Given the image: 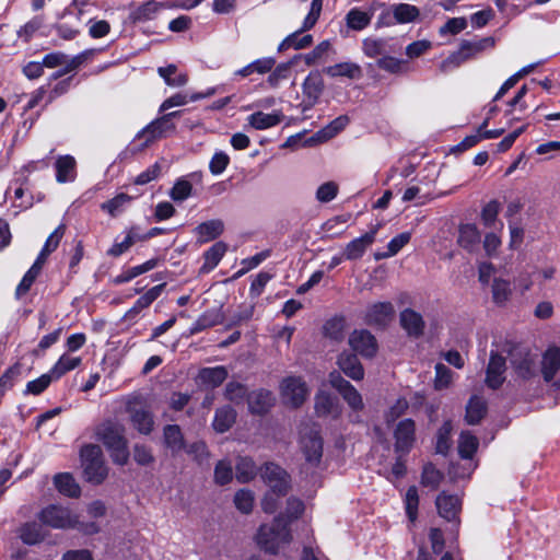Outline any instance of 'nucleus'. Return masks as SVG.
Masks as SVG:
<instances>
[{
	"label": "nucleus",
	"mask_w": 560,
	"mask_h": 560,
	"mask_svg": "<svg viewBox=\"0 0 560 560\" xmlns=\"http://www.w3.org/2000/svg\"><path fill=\"white\" fill-rule=\"evenodd\" d=\"M416 424L411 419L401 420L394 431L396 452L408 453L413 445Z\"/></svg>",
	"instance_id": "14"
},
{
	"label": "nucleus",
	"mask_w": 560,
	"mask_h": 560,
	"mask_svg": "<svg viewBox=\"0 0 560 560\" xmlns=\"http://www.w3.org/2000/svg\"><path fill=\"white\" fill-rule=\"evenodd\" d=\"M176 70L177 68L175 65H168L167 67H160L158 72L165 80L167 85L183 86L188 81L187 74L180 73L175 75Z\"/></svg>",
	"instance_id": "44"
},
{
	"label": "nucleus",
	"mask_w": 560,
	"mask_h": 560,
	"mask_svg": "<svg viewBox=\"0 0 560 560\" xmlns=\"http://www.w3.org/2000/svg\"><path fill=\"white\" fill-rule=\"evenodd\" d=\"M323 73L330 78H347L350 80H359L362 78V68L351 61L339 62L332 66L325 67Z\"/></svg>",
	"instance_id": "22"
},
{
	"label": "nucleus",
	"mask_w": 560,
	"mask_h": 560,
	"mask_svg": "<svg viewBox=\"0 0 560 560\" xmlns=\"http://www.w3.org/2000/svg\"><path fill=\"white\" fill-rule=\"evenodd\" d=\"M336 410V399L326 392H318L315 396V412L319 417H326Z\"/></svg>",
	"instance_id": "41"
},
{
	"label": "nucleus",
	"mask_w": 560,
	"mask_h": 560,
	"mask_svg": "<svg viewBox=\"0 0 560 560\" xmlns=\"http://www.w3.org/2000/svg\"><path fill=\"white\" fill-rule=\"evenodd\" d=\"M259 475L270 491L277 497H284L291 489V476L281 466L275 463H266L259 469Z\"/></svg>",
	"instance_id": "4"
},
{
	"label": "nucleus",
	"mask_w": 560,
	"mask_h": 560,
	"mask_svg": "<svg viewBox=\"0 0 560 560\" xmlns=\"http://www.w3.org/2000/svg\"><path fill=\"white\" fill-rule=\"evenodd\" d=\"M234 504L240 512L244 514L250 513L254 506L253 492L244 489L238 490L234 495Z\"/></svg>",
	"instance_id": "50"
},
{
	"label": "nucleus",
	"mask_w": 560,
	"mask_h": 560,
	"mask_svg": "<svg viewBox=\"0 0 560 560\" xmlns=\"http://www.w3.org/2000/svg\"><path fill=\"white\" fill-rule=\"evenodd\" d=\"M506 365H505V358L500 355L497 352H491L490 360L487 366V375H486V384L488 387L492 389L499 388L505 377Z\"/></svg>",
	"instance_id": "16"
},
{
	"label": "nucleus",
	"mask_w": 560,
	"mask_h": 560,
	"mask_svg": "<svg viewBox=\"0 0 560 560\" xmlns=\"http://www.w3.org/2000/svg\"><path fill=\"white\" fill-rule=\"evenodd\" d=\"M377 229L366 232L361 237H358L347 244L343 256L348 260H357L363 256L368 247H370L374 241Z\"/></svg>",
	"instance_id": "20"
},
{
	"label": "nucleus",
	"mask_w": 560,
	"mask_h": 560,
	"mask_svg": "<svg viewBox=\"0 0 560 560\" xmlns=\"http://www.w3.org/2000/svg\"><path fill=\"white\" fill-rule=\"evenodd\" d=\"M332 49L329 40H323L314 47L312 51L303 55V59L307 66L316 65L325 60L326 55Z\"/></svg>",
	"instance_id": "45"
},
{
	"label": "nucleus",
	"mask_w": 560,
	"mask_h": 560,
	"mask_svg": "<svg viewBox=\"0 0 560 560\" xmlns=\"http://www.w3.org/2000/svg\"><path fill=\"white\" fill-rule=\"evenodd\" d=\"M478 439L469 432H462L458 440V453L462 458L470 459L478 448Z\"/></svg>",
	"instance_id": "42"
},
{
	"label": "nucleus",
	"mask_w": 560,
	"mask_h": 560,
	"mask_svg": "<svg viewBox=\"0 0 560 560\" xmlns=\"http://www.w3.org/2000/svg\"><path fill=\"white\" fill-rule=\"evenodd\" d=\"M55 380L52 374L49 372L47 374H43L37 380L31 381L26 385V393L33 394V395H39L42 394L51 383V381Z\"/></svg>",
	"instance_id": "58"
},
{
	"label": "nucleus",
	"mask_w": 560,
	"mask_h": 560,
	"mask_svg": "<svg viewBox=\"0 0 560 560\" xmlns=\"http://www.w3.org/2000/svg\"><path fill=\"white\" fill-rule=\"evenodd\" d=\"M81 363L80 358H72L62 355L58 362L54 365V368L50 370V373L55 377V380H58L67 372L75 369Z\"/></svg>",
	"instance_id": "48"
},
{
	"label": "nucleus",
	"mask_w": 560,
	"mask_h": 560,
	"mask_svg": "<svg viewBox=\"0 0 560 560\" xmlns=\"http://www.w3.org/2000/svg\"><path fill=\"white\" fill-rule=\"evenodd\" d=\"M481 235L475 224H462L458 229L457 244L469 253H475L479 248Z\"/></svg>",
	"instance_id": "21"
},
{
	"label": "nucleus",
	"mask_w": 560,
	"mask_h": 560,
	"mask_svg": "<svg viewBox=\"0 0 560 560\" xmlns=\"http://www.w3.org/2000/svg\"><path fill=\"white\" fill-rule=\"evenodd\" d=\"M394 314L392 302H376L366 307L363 319L370 326L384 328L393 319Z\"/></svg>",
	"instance_id": "10"
},
{
	"label": "nucleus",
	"mask_w": 560,
	"mask_h": 560,
	"mask_svg": "<svg viewBox=\"0 0 560 560\" xmlns=\"http://www.w3.org/2000/svg\"><path fill=\"white\" fill-rule=\"evenodd\" d=\"M179 112H172L165 114L161 118L154 120L149 126H147L143 130L138 133V138L147 137L145 145L153 142L155 139L161 138L167 130H173L175 128L174 124L171 122V119L177 117Z\"/></svg>",
	"instance_id": "13"
},
{
	"label": "nucleus",
	"mask_w": 560,
	"mask_h": 560,
	"mask_svg": "<svg viewBox=\"0 0 560 560\" xmlns=\"http://www.w3.org/2000/svg\"><path fill=\"white\" fill-rule=\"evenodd\" d=\"M56 178L58 183H66L74 178L75 160L70 155L60 156L56 162Z\"/></svg>",
	"instance_id": "34"
},
{
	"label": "nucleus",
	"mask_w": 560,
	"mask_h": 560,
	"mask_svg": "<svg viewBox=\"0 0 560 560\" xmlns=\"http://www.w3.org/2000/svg\"><path fill=\"white\" fill-rule=\"evenodd\" d=\"M325 89L322 72L311 71L302 84L303 95L305 97L303 110L312 108L319 100Z\"/></svg>",
	"instance_id": "11"
},
{
	"label": "nucleus",
	"mask_w": 560,
	"mask_h": 560,
	"mask_svg": "<svg viewBox=\"0 0 560 560\" xmlns=\"http://www.w3.org/2000/svg\"><path fill=\"white\" fill-rule=\"evenodd\" d=\"M487 401L480 396H471L466 406L465 420L469 425L478 424L487 415Z\"/></svg>",
	"instance_id": "24"
},
{
	"label": "nucleus",
	"mask_w": 560,
	"mask_h": 560,
	"mask_svg": "<svg viewBox=\"0 0 560 560\" xmlns=\"http://www.w3.org/2000/svg\"><path fill=\"white\" fill-rule=\"evenodd\" d=\"M256 542L266 552L276 555L279 549L292 539L288 522L278 515L270 524H262L256 534Z\"/></svg>",
	"instance_id": "2"
},
{
	"label": "nucleus",
	"mask_w": 560,
	"mask_h": 560,
	"mask_svg": "<svg viewBox=\"0 0 560 560\" xmlns=\"http://www.w3.org/2000/svg\"><path fill=\"white\" fill-rule=\"evenodd\" d=\"M418 504V490L415 486H412L406 492V512L411 522L417 518Z\"/></svg>",
	"instance_id": "61"
},
{
	"label": "nucleus",
	"mask_w": 560,
	"mask_h": 560,
	"mask_svg": "<svg viewBox=\"0 0 560 560\" xmlns=\"http://www.w3.org/2000/svg\"><path fill=\"white\" fill-rule=\"evenodd\" d=\"M399 322L402 329L409 337L420 338L424 334L425 322L420 313L412 308H405L399 314Z\"/></svg>",
	"instance_id": "17"
},
{
	"label": "nucleus",
	"mask_w": 560,
	"mask_h": 560,
	"mask_svg": "<svg viewBox=\"0 0 560 560\" xmlns=\"http://www.w3.org/2000/svg\"><path fill=\"white\" fill-rule=\"evenodd\" d=\"M223 322L221 310H211L205 312L194 324L191 332L196 334L207 328L213 327Z\"/></svg>",
	"instance_id": "37"
},
{
	"label": "nucleus",
	"mask_w": 560,
	"mask_h": 560,
	"mask_svg": "<svg viewBox=\"0 0 560 560\" xmlns=\"http://www.w3.org/2000/svg\"><path fill=\"white\" fill-rule=\"evenodd\" d=\"M187 454L190 455L198 465L207 464L210 457L208 447L202 441L190 444L187 447Z\"/></svg>",
	"instance_id": "52"
},
{
	"label": "nucleus",
	"mask_w": 560,
	"mask_h": 560,
	"mask_svg": "<svg viewBox=\"0 0 560 560\" xmlns=\"http://www.w3.org/2000/svg\"><path fill=\"white\" fill-rule=\"evenodd\" d=\"M511 364L516 375L523 380H529L536 374L535 358L525 350L512 353Z\"/></svg>",
	"instance_id": "15"
},
{
	"label": "nucleus",
	"mask_w": 560,
	"mask_h": 560,
	"mask_svg": "<svg viewBox=\"0 0 560 560\" xmlns=\"http://www.w3.org/2000/svg\"><path fill=\"white\" fill-rule=\"evenodd\" d=\"M248 409L252 413L264 415L275 404V397L268 389H257L247 395Z\"/></svg>",
	"instance_id": "18"
},
{
	"label": "nucleus",
	"mask_w": 560,
	"mask_h": 560,
	"mask_svg": "<svg viewBox=\"0 0 560 560\" xmlns=\"http://www.w3.org/2000/svg\"><path fill=\"white\" fill-rule=\"evenodd\" d=\"M337 364L339 369L353 381H361L364 377V369L355 353L343 351L339 354Z\"/></svg>",
	"instance_id": "19"
},
{
	"label": "nucleus",
	"mask_w": 560,
	"mask_h": 560,
	"mask_svg": "<svg viewBox=\"0 0 560 560\" xmlns=\"http://www.w3.org/2000/svg\"><path fill=\"white\" fill-rule=\"evenodd\" d=\"M81 467L84 479L93 485H101L107 478L102 448L96 444H85L80 450Z\"/></svg>",
	"instance_id": "3"
},
{
	"label": "nucleus",
	"mask_w": 560,
	"mask_h": 560,
	"mask_svg": "<svg viewBox=\"0 0 560 560\" xmlns=\"http://www.w3.org/2000/svg\"><path fill=\"white\" fill-rule=\"evenodd\" d=\"M160 9V4L154 0H149L141 5L132 9L129 13V21L133 24L152 20Z\"/></svg>",
	"instance_id": "31"
},
{
	"label": "nucleus",
	"mask_w": 560,
	"mask_h": 560,
	"mask_svg": "<svg viewBox=\"0 0 560 560\" xmlns=\"http://www.w3.org/2000/svg\"><path fill=\"white\" fill-rule=\"evenodd\" d=\"M500 210V203L497 200L489 201L481 211V220L488 228L492 226L497 220Z\"/></svg>",
	"instance_id": "63"
},
{
	"label": "nucleus",
	"mask_w": 560,
	"mask_h": 560,
	"mask_svg": "<svg viewBox=\"0 0 560 560\" xmlns=\"http://www.w3.org/2000/svg\"><path fill=\"white\" fill-rule=\"evenodd\" d=\"M126 410L130 415L133 428L141 434H150L153 430L154 420L152 412L138 399H130L126 405Z\"/></svg>",
	"instance_id": "8"
},
{
	"label": "nucleus",
	"mask_w": 560,
	"mask_h": 560,
	"mask_svg": "<svg viewBox=\"0 0 560 560\" xmlns=\"http://www.w3.org/2000/svg\"><path fill=\"white\" fill-rule=\"evenodd\" d=\"M349 345L353 351L368 359L374 358L378 349L375 337L366 329L354 330L349 337Z\"/></svg>",
	"instance_id": "12"
},
{
	"label": "nucleus",
	"mask_w": 560,
	"mask_h": 560,
	"mask_svg": "<svg viewBox=\"0 0 560 560\" xmlns=\"http://www.w3.org/2000/svg\"><path fill=\"white\" fill-rule=\"evenodd\" d=\"M156 265H158V259H150L142 265L132 267V268L126 270L125 272H122L121 275H119L118 277H116L115 283L128 282V281L132 280L133 278H136L147 271L152 270L153 268L156 267Z\"/></svg>",
	"instance_id": "43"
},
{
	"label": "nucleus",
	"mask_w": 560,
	"mask_h": 560,
	"mask_svg": "<svg viewBox=\"0 0 560 560\" xmlns=\"http://www.w3.org/2000/svg\"><path fill=\"white\" fill-rule=\"evenodd\" d=\"M228 377V371L224 366L203 368L198 373V380L208 386L217 387Z\"/></svg>",
	"instance_id": "32"
},
{
	"label": "nucleus",
	"mask_w": 560,
	"mask_h": 560,
	"mask_svg": "<svg viewBox=\"0 0 560 560\" xmlns=\"http://www.w3.org/2000/svg\"><path fill=\"white\" fill-rule=\"evenodd\" d=\"M328 382L341 395L343 400L353 411H361L364 409V402L361 394L350 382L345 380L338 371L329 373Z\"/></svg>",
	"instance_id": "5"
},
{
	"label": "nucleus",
	"mask_w": 560,
	"mask_h": 560,
	"mask_svg": "<svg viewBox=\"0 0 560 560\" xmlns=\"http://www.w3.org/2000/svg\"><path fill=\"white\" fill-rule=\"evenodd\" d=\"M233 478V470L230 463L220 460L214 469V480L219 485H226Z\"/></svg>",
	"instance_id": "62"
},
{
	"label": "nucleus",
	"mask_w": 560,
	"mask_h": 560,
	"mask_svg": "<svg viewBox=\"0 0 560 560\" xmlns=\"http://www.w3.org/2000/svg\"><path fill=\"white\" fill-rule=\"evenodd\" d=\"M304 509L305 506L302 500L295 497H290L287 500L285 512L282 515L289 524L291 521L299 518L303 514Z\"/></svg>",
	"instance_id": "54"
},
{
	"label": "nucleus",
	"mask_w": 560,
	"mask_h": 560,
	"mask_svg": "<svg viewBox=\"0 0 560 560\" xmlns=\"http://www.w3.org/2000/svg\"><path fill=\"white\" fill-rule=\"evenodd\" d=\"M487 43H493L491 38H485L482 40L471 43L468 40H464L460 44L459 49L456 51L464 61L472 58L476 54L480 52L485 49Z\"/></svg>",
	"instance_id": "46"
},
{
	"label": "nucleus",
	"mask_w": 560,
	"mask_h": 560,
	"mask_svg": "<svg viewBox=\"0 0 560 560\" xmlns=\"http://www.w3.org/2000/svg\"><path fill=\"white\" fill-rule=\"evenodd\" d=\"M19 537L25 545L32 546L43 541L46 537V533L42 524L27 522L19 528Z\"/></svg>",
	"instance_id": "27"
},
{
	"label": "nucleus",
	"mask_w": 560,
	"mask_h": 560,
	"mask_svg": "<svg viewBox=\"0 0 560 560\" xmlns=\"http://www.w3.org/2000/svg\"><path fill=\"white\" fill-rule=\"evenodd\" d=\"M54 485L57 490L69 498H78L81 493L80 486L69 472H60L54 477Z\"/></svg>",
	"instance_id": "29"
},
{
	"label": "nucleus",
	"mask_w": 560,
	"mask_h": 560,
	"mask_svg": "<svg viewBox=\"0 0 560 560\" xmlns=\"http://www.w3.org/2000/svg\"><path fill=\"white\" fill-rule=\"evenodd\" d=\"M452 431V423L450 421H445L443 425L439 430L438 441H436V453L446 455L450 450V434Z\"/></svg>",
	"instance_id": "55"
},
{
	"label": "nucleus",
	"mask_w": 560,
	"mask_h": 560,
	"mask_svg": "<svg viewBox=\"0 0 560 560\" xmlns=\"http://www.w3.org/2000/svg\"><path fill=\"white\" fill-rule=\"evenodd\" d=\"M130 200V196L126 194H119L107 202H104L102 205V209L106 210L112 217H116L122 210V207Z\"/></svg>",
	"instance_id": "57"
},
{
	"label": "nucleus",
	"mask_w": 560,
	"mask_h": 560,
	"mask_svg": "<svg viewBox=\"0 0 560 560\" xmlns=\"http://www.w3.org/2000/svg\"><path fill=\"white\" fill-rule=\"evenodd\" d=\"M372 15L373 12L370 14L359 9H352L346 15L347 26L354 31H362L371 23Z\"/></svg>",
	"instance_id": "40"
},
{
	"label": "nucleus",
	"mask_w": 560,
	"mask_h": 560,
	"mask_svg": "<svg viewBox=\"0 0 560 560\" xmlns=\"http://www.w3.org/2000/svg\"><path fill=\"white\" fill-rule=\"evenodd\" d=\"M493 301L497 304L505 303L511 295L510 282L503 279H494L492 284Z\"/></svg>",
	"instance_id": "53"
},
{
	"label": "nucleus",
	"mask_w": 560,
	"mask_h": 560,
	"mask_svg": "<svg viewBox=\"0 0 560 560\" xmlns=\"http://www.w3.org/2000/svg\"><path fill=\"white\" fill-rule=\"evenodd\" d=\"M303 32L296 31L287 36L278 46V51L282 52L289 48L303 49L313 43V36L307 34L301 36Z\"/></svg>",
	"instance_id": "33"
},
{
	"label": "nucleus",
	"mask_w": 560,
	"mask_h": 560,
	"mask_svg": "<svg viewBox=\"0 0 560 560\" xmlns=\"http://www.w3.org/2000/svg\"><path fill=\"white\" fill-rule=\"evenodd\" d=\"M451 380H452L451 370L446 365H444L442 363H438L435 365V381H434L435 388L436 389L446 388L450 385Z\"/></svg>",
	"instance_id": "64"
},
{
	"label": "nucleus",
	"mask_w": 560,
	"mask_h": 560,
	"mask_svg": "<svg viewBox=\"0 0 560 560\" xmlns=\"http://www.w3.org/2000/svg\"><path fill=\"white\" fill-rule=\"evenodd\" d=\"M228 246L223 242H217L213 244L203 255L205 264L201 267V271L212 270L222 259Z\"/></svg>",
	"instance_id": "36"
},
{
	"label": "nucleus",
	"mask_w": 560,
	"mask_h": 560,
	"mask_svg": "<svg viewBox=\"0 0 560 560\" xmlns=\"http://www.w3.org/2000/svg\"><path fill=\"white\" fill-rule=\"evenodd\" d=\"M293 66V61L282 62L278 65L272 72L268 75L267 82L276 88L280 81L285 80L289 77L290 70Z\"/></svg>",
	"instance_id": "56"
},
{
	"label": "nucleus",
	"mask_w": 560,
	"mask_h": 560,
	"mask_svg": "<svg viewBox=\"0 0 560 560\" xmlns=\"http://www.w3.org/2000/svg\"><path fill=\"white\" fill-rule=\"evenodd\" d=\"M164 444L171 450L173 455L178 454L185 448L184 435L179 425L167 424L163 429Z\"/></svg>",
	"instance_id": "26"
},
{
	"label": "nucleus",
	"mask_w": 560,
	"mask_h": 560,
	"mask_svg": "<svg viewBox=\"0 0 560 560\" xmlns=\"http://www.w3.org/2000/svg\"><path fill=\"white\" fill-rule=\"evenodd\" d=\"M247 388L242 383L229 382L225 385L224 397L234 404H241L245 398L247 399Z\"/></svg>",
	"instance_id": "47"
},
{
	"label": "nucleus",
	"mask_w": 560,
	"mask_h": 560,
	"mask_svg": "<svg viewBox=\"0 0 560 560\" xmlns=\"http://www.w3.org/2000/svg\"><path fill=\"white\" fill-rule=\"evenodd\" d=\"M191 190L192 185L188 180L179 179L173 186L170 195L174 201H183L190 196Z\"/></svg>",
	"instance_id": "60"
},
{
	"label": "nucleus",
	"mask_w": 560,
	"mask_h": 560,
	"mask_svg": "<svg viewBox=\"0 0 560 560\" xmlns=\"http://www.w3.org/2000/svg\"><path fill=\"white\" fill-rule=\"evenodd\" d=\"M38 518L44 525L58 529H68L77 525L75 516L68 509L54 504L43 509Z\"/></svg>",
	"instance_id": "7"
},
{
	"label": "nucleus",
	"mask_w": 560,
	"mask_h": 560,
	"mask_svg": "<svg viewBox=\"0 0 560 560\" xmlns=\"http://www.w3.org/2000/svg\"><path fill=\"white\" fill-rule=\"evenodd\" d=\"M349 124V117L347 115H341L334 119L328 126H326L323 130L317 133L318 138L329 139L336 136L339 131L345 129V127Z\"/></svg>",
	"instance_id": "51"
},
{
	"label": "nucleus",
	"mask_w": 560,
	"mask_h": 560,
	"mask_svg": "<svg viewBox=\"0 0 560 560\" xmlns=\"http://www.w3.org/2000/svg\"><path fill=\"white\" fill-rule=\"evenodd\" d=\"M300 433L301 447L306 460L311 464H318L323 455V440L317 425H305Z\"/></svg>",
	"instance_id": "6"
},
{
	"label": "nucleus",
	"mask_w": 560,
	"mask_h": 560,
	"mask_svg": "<svg viewBox=\"0 0 560 560\" xmlns=\"http://www.w3.org/2000/svg\"><path fill=\"white\" fill-rule=\"evenodd\" d=\"M95 436L109 451L115 464L124 466L128 463V441L121 423L112 419L105 420L95 428Z\"/></svg>",
	"instance_id": "1"
},
{
	"label": "nucleus",
	"mask_w": 560,
	"mask_h": 560,
	"mask_svg": "<svg viewBox=\"0 0 560 560\" xmlns=\"http://www.w3.org/2000/svg\"><path fill=\"white\" fill-rule=\"evenodd\" d=\"M443 480V474L438 470L432 464H427L423 467L421 475V483L432 489H438L441 481Z\"/></svg>",
	"instance_id": "49"
},
{
	"label": "nucleus",
	"mask_w": 560,
	"mask_h": 560,
	"mask_svg": "<svg viewBox=\"0 0 560 560\" xmlns=\"http://www.w3.org/2000/svg\"><path fill=\"white\" fill-rule=\"evenodd\" d=\"M236 420V411L231 406H223L217 409L212 427L215 432L229 431Z\"/></svg>",
	"instance_id": "28"
},
{
	"label": "nucleus",
	"mask_w": 560,
	"mask_h": 560,
	"mask_svg": "<svg viewBox=\"0 0 560 560\" xmlns=\"http://www.w3.org/2000/svg\"><path fill=\"white\" fill-rule=\"evenodd\" d=\"M40 271L37 270V266H32L28 271L24 275L22 281L16 288L15 294L18 298L25 295L31 289L32 284L38 277Z\"/></svg>",
	"instance_id": "59"
},
{
	"label": "nucleus",
	"mask_w": 560,
	"mask_h": 560,
	"mask_svg": "<svg viewBox=\"0 0 560 560\" xmlns=\"http://www.w3.org/2000/svg\"><path fill=\"white\" fill-rule=\"evenodd\" d=\"M224 231V223L220 219L209 220L200 223L195 232L200 243L210 242L219 237Z\"/></svg>",
	"instance_id": "25"
},
{
	"label": "nucleus",
	"mask_w": 560,
	"mask_h": 560,
	"mask_svg": "<svg viewBox=\"0 0 560 560\" xmlns=\"http://www.w3.org/2000/svg\"><path fill=\"white\" fill-rule=\"evenodd\" d=\"M257 468L254 460L249 457H240L235 465L236 479L240 482H248L254 479Z\"/></svg>",
	"instance_id": "38"
},
{
	"label": "nucleus",
	"mask_w": 560,
	"mask_h": 560,
	"mask_svg": "<svg viewBox=\"0 0 560 560\" xmlns=\"http://www.w3.org/2000/svg\"><path fill=\"white\" fill-rule=\"evenodd\" d=\"M392 10L396 22L401 24L413 22L420 15L417 7L407 3L395 4Z\"/></svg>",
	"instance_id": "39"
},
{
	"label": "nucleus",
	"mask_w": 560,
	"mask_h": 560,
	"mask_svg": "<svg viewBox=\"0 0 560 560\" xmlns=\"http://www.w3.org/2000/svg\"><path fill=\"white\" fill-rule=\"evenodd\" d=\"M281 393L285 404L298 408L305 401L308 389L301 377L289 376L282 381Z\"/></svg>",
	"instance_id": "9"
},
{
	"label": "nucleus",
	"mask_w": 560,
	"mask_h": 560,
	"mask_svg": "<svg viewBox=\"0 0 560 560\" xmlns=\"http://www.w3.org/2000/svg\"><path fill=\"white\" fill-rule=\"evenodd\" d=\"M281 118L282 116L280 114H266L262 112H257L248 117V122L253 128L257 130H264L280 124Z\"/></svg>",
	"instance_id": "35"
},
{
	"label": "nucleus",
	"mask_w": 560,
	"mask_h": 560,
	"mask_svg": "<svg viewBox=\"0 0 560 560\" xmlns=\"http://www.w3.org/2000/svg\"><path fill=\"white\" fill-rule=\"evenodd\" d=\"M435 505L440 516L446 521L456 520L460 511V500L456 495L446 494L442 492L435 500Z\"/></svg>",
	"instance_id": "23"
},
{
	"label": "nucleus",
	"mask_w": 560,
	"mask_h": 560,
	"mask_svg": "<svg viewBox=\"0 0 560 560\" xmlns=\"http://www.w3.org/2000/svg\"><path fill=\"white\" fill-rule=\"evenodd\" d=\"M559 369L560 350L557 347H552L546 351L541 361V373L545 381H551Z\"/></svg>",
	"instance_id": "30"
}]
</instances>
